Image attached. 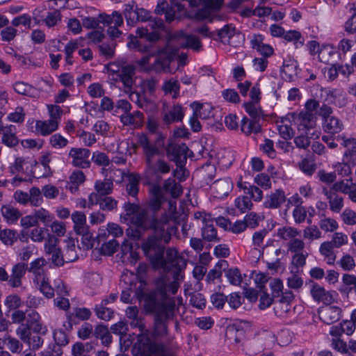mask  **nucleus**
<instances>
[{
  "instance_id": "obj_8",
  "label": "nucleus",
  "mask_w": 356,
  "mask_h": 356,
  "mask_svg": "<svg viewBox=\"0 0 356 356\" xmlns=\"http://www.w3.org/2000/svg\"><path fill=\"white\" fill-rule=\"evenodd\" d=\"M90 150L86 148H72L69 152V156L72 159V165L81 168L90 167Z\"/></svg>"
},
{
  "instance_id": "obj_23",
  "label": "nucleus",
  "mask_w": 356,
  "mask_h": 356,
  "mask_svg": "<svg viewBox=\"0 0 356 356\" xmlns=\"http://www.w3.org/2000/svg\"><path fill=\"white\" fill-rule=\"evenodd\" d=\"M98 19H99L100 23L108 27L110 26H122L124 24L122 15L118 11H113L111 15L100 14Z\"/></svg>"
},
{
  "instance_id": "obj_30",
  "label": "nucleus",
  "mask_w": 356,
  "mask_h": 356,
  "mask_svg": "<svg viewBox=\"0 0 356 356\" xmlns=\"http://www.w3.org/2000/svg\"><path fill=\"white\" fill-rule=\"evenodd\" d=\"M1 214L8 223H15L21 217L20 211L11 205H3L1 209Z\"/></svg>"
},
{
  "instance_id": "obj_10",
  "label": "nucleus",
  "mask_w": 356,
  "mask_h": 356,
  "mask_svg": "<svg viewBox=\"0 0 356 356\" xmlns=\"http://www.w3.org/2000/svg\"><path fill=\"white\" fill-rule=\"evenodd\" d=\"M342 309L338 306L327 305L318 310L320 318L327 325L338 321L341 316Z\"/></svg>"
},
{
  "instance_id": "obj_45",
  "label": "nucleus",
  "mask_w": 356,
  "mask_h": 356,
  "mask_svg": "<svg viewBox=\"0 0 356 356\" xmlns=\"http://www.w3.org/2000/svg\"><path fill=\"white\" fill-rule=\"evenodd\" d=\"M333 247L329 242H324L321 245L320 252L325 257L328 264H333L336 259V255L333 252Z\"/></svg>"
},
{
  "instance_id": "obj_62",
  "label": "nucleus",
  "mask_w": 356,
  "mask_h": 356,
  "mask_svg": "<svg viewBox=\"0 0 356 356\" xmlns=\"http://www.w3.org/2000/svg\"><path fill=\"white\" fill-rule=\"evenodd\" d=\"M61 20V14L59 10H56L53 12L48 13L44 23L48 27H53L56 26L58 22Z\"/></svg>"
},
{
  "instance_id": "obj_21",
  "label": "nucleus",
  "mask_w": 356,
  "mask_h": 356,
  "mask_svg": "<svg viewBox=\"0 0 356 356\" xmlns=\"http://www.w3.org/2000/svg\"><path fill=\"white\" fill-rule=\"evenodd\" d=\"M150 192L152 197L149 200V207L153 211V213L158 211L161 207L163 201L162 189L160 186L154 185L151 188Z\"/></svg>"
},
{
  "instance_id": "obj_22",
  "label": "nucleus",
  "mask_w": 356,
  "mask_h": 356,
  "mask_svg": "<svg viewBox=\"0 0 356 356\" xmlns=\"http://www.w3.org/2000/svg\"><path fill=\"white\" fill-rule=\"evenodd\" d=\"M323 130L331 134L339 133L343 128V122L337 117L332 115L323 121Z\"/></svg>"
},
{
  "instance_id": "obj_36",
  "label": "nucleus",
  "mask_w": 356,
  "mask_h": 356,
  "mask_svg": "<svg viewBox=\"0 0 356 356\" xmlns=\"http://www.w3.org/2000/svg\"><path fill=\"white\" fill-rule=\"evenodd\" d=\"M179 83L175 79L166 80L163 86L162 90L165 94H171L172 98L176 99L179 95Z\"/></svg>"
},
{
  "instance_id": "obj_9",
  "label": "nucleus",
  "mask_w": 356,
  "mask_h": 356,
  "mask_svg": "<svg viewBox=\"0 0 356 356\" xmlns=\"http://www.w3.org/2000/svg\"><path fill=\"white\" fill-rule=\"evenodd\" d=\"M125 312L131 327L138 328L142 333L149 332L145 326V318L142 315H139V309L136 306L128 307Z\"/></svg>"
},
{
  "instance_id": "obj_51",
  "label": "nucleus",
  "mask_w": 356,
  "mask_h": 356,
  "mask_svg": "<svg viewBox=\"0 0 356 356\" xmlns=\"http://www.w3.org/2000/svg\"><path fill=\"white\" fill-rule=\"evenodd\" d=\"M235 207L241 213H245L251 209L252 203L250 197L247 196H240L235 200Z\"/></svg>"
},
{
  "instance_id": "obj_16",
  "label": "nucleus",
  "mask_w": 356,
  "mask_h": 356,
  "mask_svg": "<svg viewBox=\"0 0 356 356\" xmlns=\"http://www.w3.org/2000/svg\"><path fill=\"white\" fill-rule=\"evenodd\" d=\"M216 193V197L222 198L230 193L233 184L229 178L220 179L213 182L211 186Z\"/></svg>"
},
{
  "instance_id": "obj_61",
  "label": "nucleus",
  "mask_w": 356,
  "mask_h": 356,
  "mask_svg": "<svg viewBox=\"0 0 356 356\" xmlns=\"http://www.w3.org/2000/svg\"><path fill=\"white\" fill-rule=\"evenodd\" d=\"M13 88L18 94L28 96H30L33 90L31 85L21 81L16 82L13 85Z\"/></svg>"
},
{
  "instance_id": "obj_40",
  "label": "nucleus",
  "mask_w": 356,
  "mask_h": 356,
  "mask_svg": "<svg viewBox=\"0 0 356 356\" xmlns=\"http://www.w3.org/2000/svg\"><path fill=\"white\" fill-rule=\"evenodd\" d=\"M241 131L245 135H250L252 133L257 134L261 131V126L256 120H249L244 118L242 120Z\"/></svg>"
},
{
  "instance_id": "obj_11",
  "label": "nucleus",
  "mask_w": 356,
  "mask_h": 356,
  "mask_svg": "<svg viewBox=\"0 0 356 356\" xmlns=\"http://www.w3.org/2000/svg\"><path fill=\"white\" fill-rule=\"evenodd\" d=\"M135 74L136 66L133 64L125 62L123 67H121V72L118 77L122 82L125 88L126 92H129L132 89V86L134 83V77Z\"/></svg>"
},
{
  "instance_id": "obj_17",
  "label": "nucleus",
  "mask_w": 356,
  "mask_h": 356,
  "mask_svg": "<svg viewBox=\"0 0 356 356\" xmlns=\"http://www.w3.org/2000/svg\"><path fill=\"white\" fill-rule=\"evenodd\" d=\"M323 193L328 200L330 210L334 213H339L343 207V198L327 188H323Z\"/></svg>"
},
{
  "instance_id": "obj_12",
  "label": "nucleus",
  "mask_w": 356,
  "mask_h": 356,
  "mask_svg": "<svg viewBox=\"0 0 356 356\" xmlns=\"http://www.w3.org/2000/svg\"><path fill=\"white\" fill-rule=\"evenodd\" d=\"M334 293L335 292L326 291L324 287L316 283H313L310 289V293L313 299L325 305H331L334 301Z\"/></svg>"
},
{
  "instance_id": "obj_39",
  "label": "nucleus",
  "mask_w": 356,
  "mask_h": 356,
  "mask_svg": "<svg viewBox=\"0 0 356 356\" xmlns=\"http://www.w3.org/2000/svg\"><path fill=\"white\" fill-rule=\"evenodd\" d=\"M168 217L170 218V219H172V221L170 223H171V225H173L175 228V232H174V234H175L177 232V228L176 225H179L182 222L181 231H182L183 234L186 236L188 235V232L191 227V226L188 225L187 224V222H186V220L187 219V216L185 213H182L179 216H178L177 215V213H175L172 215V216L168 215ZM172 234H173V233L172 234Z\"/></svg>"
},
{
  "instance_id": "obj_27",
  "label": "nucleus",
  "mask_w": 356,
  "mask_h": 356,
  "mask_svg": "<svg viewBox=\"0 0 356 356\" xmlns=\"http://www.w3.org/2000/svg\"><path fill=\"white\" fill-rule=\"evenodd\" d=\"M263 37L261 35H255L251 40V44L253 49H256L261 55L268 57L273 53V48L263 42Z\"/></svg>"
},
{
  "instance_id": "obj_58",
  "label": "nucleus",
  "mask_w": 356,
  "mask_h": 356,
  "mask_svg": "<svg viewBox=\"0 0 356 356\" xmlns=\"http://www.w3.org/2000/svg\"><path fill=\"white\" fill-rule=\"evenodd\" d=\"M288 250L294 253L303 252L305 248V243L302 240L296 237L289 241L287 244Z\"/></svg>"
},
{
  "instance_id": "obj_49",
  "label": "nucleus",
  "mask_w": 356,
  "mask_h": 356,
  "mask_svg": "<svg viewBox=\"0 0 356 356\" xmlns=\"http://www.w3.org/2000/svg\"><path fill=\"white\" fill-rule=\"evenodd\" d=\"M63 257L66 262H72L77 259L78 255L76 254V245L73 240L69 239L67 241V246Z\"/></svg>"
},
{
  "instance_id": "obj_1",
  "label": "nucleus",
  "mask_w": 356,
  "mask_h": 356,
  "mask_svg": "<svg viewBox=\"0 0 356 356\" xmlns=\"http://www.w3.org/2000/svg\"><path fill=\"white\" fill-rule=\"evenodd\" d=\"M154 268H163L167 271L165 275L160 276L155 282L156 290L161 295L159 303L172 300L170 296L177 293L180 282L183 279L181 272L186 266V260L178 254L174 248H168L165 254V248L160 253L153 252L147 254Z\"/></svg>"
},
{
  "instance_id": "obj_5",
  "label": "nucleus",
  "mask_w": 356,
  "mask_h": 356,
  "mask_svg": "<svg viewBox=\"0 0 356 356\" xmlns=\"http://www.w3.org/2000/svg\"><path fill=\"white\" fill-rule=\"evenodd\" d=\"M149 332L142 333L138 335V341L133 347V353L135 356H151L154 353H159L163 348V346L153 343L148 337Z\"/></svg>"
},
{
  "instance_id": "obj_18",
  "label": "nucleus",
  "mask_w": 356,
  "mask_h": 356,
  "mask_svg": "<svg viewBox=\"0 0 356 356\" xmlns=\"http://www.w3.org/2000/svg\"><path fill=\"white\" fill-rule=\"evenodd\" d=\"M286 201V196L282 190L277 189L269 195H267L264 205L267 209H277Z\"/></svg>"
},
{
  "instance_id": "obj_26",
  "label": "nucleus",
  "mask_w": 356,
  "mask_h": 356,
  "mask_svg": "<svg viewBox=\"0 0 356 356\" xmlns=\"http://www.w3.org/2000/svg\"><path fill=\"white\" fill-rule=\"evenodd\" d=\"M58 127V122L55 120H38L36 122L35 129L36 131L42 136H47L54 131Z\"/></svg>"
},
{
  "instance_id": "obj_53",
  "label": "nucleus",
  "mask_w": 356,
  "mask_h": 356,
  "mask_svg": "<svg viewBox=\"0 0 356 356\" xmlns=\"http://www.w3.org/2000/svg\"><path fill=\"white\" fill-rule=\"evenodd\" d=\"M40 320V314L35 310H31L27 314V325L30 327L34 326L33 330L35 332H40L42 326L39 324Z\"/></svg>"
},
{
  "instance_id": "obj_59",
  "label": "nucleus",
  "mask_w": 356,
  "mask_h": 356,
  "mask_svg": "<svg viewBox=\"0 0 356 356\" xmlns=\"http://www.w3.org/2000/svg\"><path fill=\"white\" fill-rule=\"evenodd\" d=\"M267 234L268 232L265 229L254 232L252 235L253 245L257 248H264L266 246L264 242Z\"/></svg>"
},
{
  "instance_id": "obj_54",
  "label": "nucleus",
  "mask_w": 356,
  "mask_h": 356,
  "mask_svg": "<svg viewBox=\"0 0 356 356\" xmlns=\"http://www.w3.org/2000/svg\"><path fill=\"white\" fill-rule=\"evenodd\" d=\"M58 239L51 234H48L44 243V251L47 254H50L51 252L60 250L58 246Z\"/></svg>"
},
{
  "instance_id": "obj_57",
  "label": "nucleus",
  "mask_w": 356,
  "mask_h": 356,
  "mask_svg": "<svg viewBox=\"0 0 356 356\" xmlns=\"http://www.w3.org/2000/svg\"><path fill=\"white\" fill-rule=\"evenodd\" d=\"M99 207L104 211H112L117 207L118 202L111 197H104L98 200Z\"/></svg>"
},
{
  "instance_id": "obj_4",
  "label": "nucleus",
  "mask_w": 356,
  "mask_h": 356,
  "mask_svg": "<svg viewBox=\"0 0 356 356\" xmlns=\"http://www.w3.org/2000/svg\"><path fill=\"white\" fill-rule=\"evenodd\" d=\"M179 48L173 46L170 42L164 47L160 48L152 56H155L154 62L149 65V70L156 73H171L170 63L177 55Z\"/></svg>"
},
{
  "instance_id": "obj_47",
  "label": "nucleus",
  "mask_w": 356,
  "mask_h": 356,
  "mask_svg": "<svg viewBox=\"0 0 356 356\" xmlns=\"http://www.w3.org/2000/svg\"><path fill=\"white\" fill-rule=\"evenodd\" d=\"M300 234V232L293 227L285 226L277 230V236L283 240H292Z\"/></svg>"
},
{
  "instance_id": "obj_3",
  "label": "nucleus",
  "mask_w": 356,
  "mask_h": 356,
  "mask_svg": "<svg viewBox=\"0 0 356 356\" xmlns=\"http://www.w3.org/2000/svg\"><path fill=\"white\" fill-rule=\"evenodd\" d=\"M175 302L169 300L159 303L155 293H148L144 300V309L147 313L154 314L152 335L156 337H164L168 333V322L173 319Z\"/></svg>"
},
{
  "instance_id": "obj_29",
  "label": "nucleus",
  "mask_w": 356,
  "mask_h": 356,
  "mask_svg": "<svg viewBox=\"0 0 356 356\" xmlns=\"http://www.w3.org/2000/svg\"><path fill=\"white\" fill-rule=\"evenodd\" d=\"M228 267V263L227 261L221 259L214 266V268L210 270L207 275L206 280L209 282H213L216 279H219L222 276V271Z\"/></svg>"
},
{
  "instance_id": "obj_28",
  "label": "nucleus",
  "mask_w": 356,
  "mask_h": 356,
  "mask_svg": "<svg viewBox=\"0 0 356 356\" xmlns=\"http://www.w3.org/2000/svg\"><path fill=\"white\" fill-rule=\"evenodd\" d=\"M143 120V115L138 111L134 113H131V111H129L127 113H123L120 116V120L125 126H140L142 124Z\"/></svg>"
},
{
  "instance_id": "obj_25",
  "label": "nucleus",
  "mask_w": 356,
  "mask_h": 356,
  "mask_svg": "<svg viewBox=\"0 0 356 356\" xmlns=\"http://www.w3.org/2000/svg\"><path fill=\"white\" fill-rule=\"evenodd\" d=\"M74 222V230L76 234H84L88 229L86 225V216L81 211H75L72 214Z\"/></svg>"
},
{
  "instance_id": "obj_31",
  "label": "nucleus",
  "mask_w": 356,
  "mask_h": 356,
  "mask_svg": "<svg viewBox=\"0 0 356 356\" xmlns=\"http://www.w3.org/2000/svg\"><path fill=\"white\" fill-rule=\"evenodd\" d=\"M315 114L312 112H300L298 115V120L299 122V129L301 127L302 129H313L316 125Z\"/></svg>"
},
{
  "instance_id": "obj_43",
  "label": "nucleus",
  "mask_w": 356,
  "mask_h": 356,
  "mask_svg": "<svg viewBox=\"0 0 356 356\" xmlns=\"http://www.w3.org/2000/svg\"><path fill=\"white\" fill-rule=\"evenodd\" d=\"M355 184L353 183L351 179L341 180L335 182L330 190L337 192H341L343 194H348L353 188L355 186Z\"/></svg>"
},
{
  "instance_id": "obj_63",
  "label": "nucleus",
  "mask_w": 356,
  "mask_h": 356,
  "mask_svg": "<svg viewBox=\"0 0 356 356\" xmlns=\"http://www.w3.org/2000/svg\"><path fill=\"white\" fill-rule=\"evenodd\" d=\"M260 149L270 158L273 159L276 156V152L274 149V143L270 139H265L264 143L261 145Z\"/></svg>"
},
{
  "instance_id": "obj_7",
  "label": "nucleus",
  "mask_w": 356,
  "mask_h": 356,
  "mask_svg": "<svg viewBox=\"0 0 356 356\" xmlns=\"http://www.w3.org/2000/svg\"><path fill=\"white\" fill-rule=\"evenodd\" d=\"M224 0H205V8H202L197 11L195 18L197 20L209 19L213 22L216 18L219 17L213 14L215 11L220 9Z\"/></svg>"
},
{
  "instance_id": "obj_42",
  "label": "nucleus",
  "mask_w": 356,
  "mask_h": 356,
  "mask_svg": "<svg viewBox=\"0 0 356 356\" xmlns=\"http://www.w3.org/2000/svg\"><path fill=\"white\" fill-rule=\"evenodd\" d=\"M202 236L205 241L209 242H218L220 240L217 231L211 222L206 223L202 228Z\"/></svg>"
},
{
  "instance_id": "obj_35",
  "label": "nucleus",
  "mask_w": 356,
  "mask_h": 356,
  "mask_svg": "<svg viewBox=\"0 0 356 356\" xmlns=\"http://www.w3.org/2000/svg\"><path fill=\"white\" fill-rule=\"evenodd\" d=\"M24 304L20 296L16 293H11L7 296L4 300V305L8 312L19 309Z\"/></svg>"
},
{
  "instance_id": "obj_55",
  "label": "nucleus",
  "mask_w": 356,
  "mask_h": 356,
  "mask_svg": "<svg viewBox=\"0 0 356 356\" xmlns=\"http://www.w3.org/2000/svg\"><path fill=\"white\" fill-rule=\"evenodd\" d=\"M283 37L289 42L294 41L296 48L303 45L304 42L300 40L302 35L300 33L297 31H289L286 33L284 32Z\"/></svg>"
},
{
  "instance_id": "obj_50",
  "label": "nucleus",
  "mask_w": 356,
  "mask_h": 356,
  "mask_svg": "<svg viewBox=\"0 0 356 356\" xmlns=\"http://www.w3.org/2000/svg\"><path fill=\"white\" fill-rule=\"evenodd\" d=\"M36 218L37 222L39 221L42 222L44 225H49L53 220V216L49 213V211L40 208L34 212Z\"/></svg>"
},
{
  "instance_id": "obj_13",
  "label": "nucleus",
  "mask_w": 356,
  "mask_h": 356,
  "mask_svg": "<svg viewBox=\"0 0 356 356\" xmlns=\"http://www.w3.org/2000/svg\"><path fill=\"white\" fill-rule=\"evenodd\" d=\"M27 265L24 263L15 264L9 276L8 285L12 288H19L22 285V278L27 270Z\"/></svg>"
},
{
  "instance_id": "obj_2",
  "label": "nucleus",
  "mask_w": 356,
  "mask_h": 356,
  "mask_svg": "<svg viewBox=\"0 0 356 356\" xmlns=\"http://www.w3.org/2000/svg\"><path fill=\"white\" fill-rule=\"evenodd\" d=\"M132 221L138 227L153 231V234L142 245L146 254L155 251L160 253L161 249L165 248V245L170 241L172 234L175 232L174 225L170 223L172 219L166 212L159 216L139 209Z\"/></svg>"
},
{
  "instance_id": "obj_56",
  "label": "nucleus",
  "mask_w": 356,
  "mask_h": 356,
  "mask_svg": "<svg viewBox=\"0 0 356 356\" xmlns=\"http://www.w3.org/2000/svg\"><path fill=\"white\" fill-rule=\"evenodd\" d=\"M118 245H119V244L116 240H115V239L110 240L109 241L102 244V245L100 248V252L102 254H103L104 255L111 256L115 252Z\"/></svg>"
},
{
  "instance_id": "obj_60",
  "label": "nucleus",
  "mask_w": 356,
  "mask_h": 356,
  "mask_svg": "<svg viewBox=\"0 0 356 356\" xmlns=\"http://www.w3.org/2000/svg\"><path fill=\"white\" fill-rule=\"evenodd\" d=\"M319 226L321 229L325 232H332L338 228L337 221L333 218H325L321 220Z\"/></svg>"
},
{
  "instance_id": "obj_15",
  "label": "nucleus",
  "mask_w": 356,
  "mask_h": 356,
  "mask_svg": "<svg viewBox=\"0 0 356 356\" xmlns=\"http://www.w3.org/2000/svg\"><path fill=\"white\" fill-rule=\"evenodd\" d=\"M177 42L180 47L191 48L195 51H200L202 47L200 39L193 35L181 33L177 38Z\"/></svg>"
},
{
  "instance_id": "obj_19",
  "label": "nucleus",
  "mask_w": 356,
  "mask_h": 356,
  "mask_svg": "<svg viewBox=\"0 0 356 356\" xmlns=\"http://www.w3.org/2000/svg\"><path fill=\"white\" fill-rule=\"evenodd\" d=\"M46 265L47 261L44 258H38L30 263L29 267L27 266L26 270L33 275V282L47 276L44 269Z\"/></svg>"
},
{
  "instance_id": "obj_6",
  "label": "nucleus",
  "mask_w": 356,
  "mask_h": 356,
  "mask_svg": "<svg viewBox=\"0 0 356 356\" xmlns=\"http://www.w3.org/2000/svg\"><path fill=\"white\" fill-rule=\"evenodd\" d=\"M188 147L185 143H171L166 148L168 156L176 163L178 167H182L187 159Z\"/></svg>"
},
{
  "instance_id": "obj_14",
  "label": "nucleus",
  "mask_w": 356,
  "mask_h": 356,
  "mask_svg": "<svg viewBox=\"0 0 356 356\" xmlns=\"http://www.w3.org/2000/svg\"><path fill=\"white\" fill-rule=\"evenodd\" d=\"M115 175L121 176L122 178L125 176L127 179L126 191L129 195L134 197H136L138 193V185L140 182V177L136 174H125L120 170H116Z\"/></svg>"
},
{
  "instance_id": "obj_48",
  "label": "nucleus",
  "mask_w": 356,
  "mask_h": 356,
  "mask_svg": "<svg viewBox=\"0 0 356 356\" xmlns=\"http://www.w3.org/2000/svg\"><path fill=\"white\" fill-rule=\"evenodd\" d=\"M7 348L13 354H19L23 349V344L16 338L8 336L4 339Z\"/></svg>"
},
{
  "instance_id": "obj_44",
  "label": "nucleus",
  "mask_w": 356,
  "mask_h": 356,
  "mask_svg": "<svg viewBox=\"0 0 356 356\" xmlns=\"http://www.w3.org/2000/svg\"><path fill=\"white\" fill-rule=\"evenodd\" d=\"M145 156V163L147 170H154V164L156 163L155 156L159 154V149L153 145L143 150Z\"/></svg>"
},
{
  "instance_id": "obj_32",
  "label": "nucleus",
  "mask_w": 356,
  "mask_h": 356,
  "mask_svg": "<svg viewBox=\"0 0 356 356\" xmlns=\"http://www.w3.org/2000/svg\"><path fill=\"white\" fill-rule=\"evenodd\" d=\"M191 106L193 108L195 115L200 118L208 119L213 116L212 107L208 104H202L193 102Z\"/></svg>"
},
{
  "instance_id": "obj_41",
  "label": "nucleus",
  "mask_w": 356,
  "mask_h": 356,
  "mask_svg": "<svg viewBox=\"0 0 356 356\" xmlns=\"http://www.w3.org/2000/svg\"><path fill=\"white\" fill-rule=\"evenodd\" d=\"M108 303V299H104L99 305L95 307L97 316L104 321H109L113 315V311L106 307Z\"/></svg>"
},
{
  "instance_id": "obj_38",
  "label": "nucleus",
  "mask_w": 356,
  "mask_h": 356,
  "mask_svg": "<svg viewBox=\"0 0 356 356\" xmlns=\"http://www.w3.org/2000/svg\"><path fill=\"white\" fill-rule=\"evenodd\" d=\"M184 115V114L181 106L176 105L165 114L164 120L165 122L170 124L175 121H181Z\"/></svg>"
},
{
  "instance_id": "obj_37",
  "label": "nucleus",
  "mask_w": 356,
  "mask_h": 356,
  "mask_svg": "<svg viewBox=\"0 0 356 356\" xmlns=\"http://www.w3.org/2000/svg\"><path fill=\"white\" fill-rule=\"evenodd\" d=\"M113 180L106 178L103 180H97L95 184V188L100 195L111 194L113 191Z\"/></svg>"
},
{
  "instance_id": "obj_34",
  "label": "nucleus",
  "mask_w": 356,
  "mask_h": 356,
  "mask_svg": "<svg viewBox=\"0 0 356 356\" xmlns=\"http://www.w3.org/2000/svg\"><path fill=\"white\" fill-rule=\"evenodd\" d=\"M129 99L136 104L142 109H147L149 106H153V102L147 98L145 95H140L137 92H129Z\"/></svg>"
},
{
  "instance_id": "obj_33",
  "label": "nucleus",
  "mask_w": 356,
  "mask_h": 356,
  "mask_svg": "<svg viewBox=\"0 0 356 356\" xmlns=\"http://www.w3.org/2000/svg\"><path fill=\"white\" fill-rule=\"evenodd\" d=\"M33 283L46 298H52L54 296L55 289L50 285L47 276L33 282Z\"/></svg>"
},
{
  "instance_id": "obj_20",
  "label": "nucleus",
  "mask_w": 356,
  "mask_h": 356,
  "mask_svg": "<svg viewBox=\"0 0 356 356\" xmlns=\"http://www.w3.org/2000/svg\"><path fill=\"white\" fill-rule=\"evenodd\" d=\"M293 117V114H288L285 117L280 118V120L277 121V130L280 135L284 140H289L293 138L294 131L291 127L290 118Z\"/></svg>"
},
{
  "instance_id": "obj_24",
  "label": "nucleus",
  "mask_w": 356,
  "mask_h": 356,
  "mask_svg": "<svg viewBox=\"0 0 356 356\" xmlns=\"http://www.w3.org/2000/svg\"><path fill=\"white\" fill-rule=\"evenodd\" d=\"M16 128L13 125L5 127L2 129L1 140L3 144L8 147H14L19 143V140L15 135Z\"/></svg>"
},
{
  "instance_id": "obj_52",
  "label": "nucleus",
  "mask_w": 356,
  "mask_h": 356,
  "mask_svg": "<svg viewBox=\"0 0 356 356\" xmlns=\"http://www.w3.org/2000/svg\"><path fill=\"white\" fill-rule=\"evenodd\" d=\"M225 276L227 277L229 283L233 285L238 286L242 282L241 273L238 268H230L225 270Z\"/></svg>"
},
{
  "instance_id": "obj_64",
  "label": "nucleus",
  "mask_w": 356,
  "mask_h": 356,
  "mask_svg": "<svg viewBox=\"0 0 356 356\" xmlns=\"http://www.w3.org/2000/svg\"><path fill=\"white\" fill-rule=\"evenodd\" d=\"M338 264L344 270L348 271L353 270L356 266L354 258L349 254L343 255Z\"/></svg>"
},
{
  "instance_id": "obj_46",
  "label": "nucleus",
  "mask_w": 356,
  "mask_h": 356,
  "mask_svg": "<svg viewBox=\"0 0 356 356\" xmlns=\"http://www.w3.org/2000/svg\"><path fill=\"white\" fill-rule=\"evenodd\" d=\"M163 188L167 193H170L173 197H179L182 193L181 186L172 179H168L164 182Z\"/></svg>"
}]
</instances>
